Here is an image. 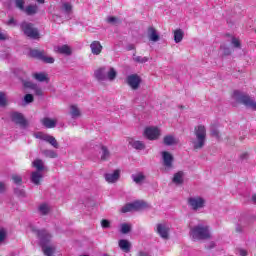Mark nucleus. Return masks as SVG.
Wrapping results in <instances>:
<instances>
[{"label":"nucleus","mask_w":256,"mask_h":256,"mask_svg":"<svg viewBox=\"0 0 256 256\" xmlns=\"http://www.w3.org/2000/svg\"><path fill=\"white\" fill-rule=\"evenodd\" d=\"M157 233L162 239H169V226L167 224H157Z\"/></svg>","instance_id":"dca6fc26"},{"label":"nucleus","mask_w":256,"mask_h":256,"mask_svg":"<svg viewBox=\"0 0 256 256\" xmlns=\"http://www.w3.org/2000/svg\"><path fill=\"white\" fill-rule=\"evenodd\" d=\"M162 155V161L163 165L166 169H173V161H175V158L173 157V154L163 151L161 152Z\"/></svg>","instance_id":"ddd939ff"},{"label":"nucleus","mask_w":256,"mask_h":256,"mask_svg":"<svg viewBox=\"0 0 256 256\" xmlns=\"http://www.w3.org/2000/svg\"><path fill=\"white\" fill-rule=\"evenodd\" d=\"M7 238V231L4 228H0V243H3Z\"/></svg>","instance_id":"a18cd8bd"},{"label":"nucleus","mask_w":256,"mask_h":256,"mask_svg":"<svg viewBox=\"0 0 256 256\" xmlns=\"http://www.w3.org/2000/svg\"><path fill=\"white\" fill-rule=\"evenodd\" d=\"M119 177H121V171L115 170L113 173L104 174V179L107 183H117L119 181Z\"/></svg>","instance_id":"2eb2a0df"},{"label":"nucleus","mask_w":256,"mask_h":256,"mask_svg":"<svg viewBox=\"0 0 256 256\" xmlns=\"http://www.w3.org/2000/svg\"><path fill=\"white\" fill-rule=\"evenodd\" d=\"M133 49H135V45L130 44L127 46V51H133Z\"/></svg>","instance_id":"6e6d98bb"},{"label":"nucleus","mask_w":256,"mask_h":256,"mask_svg":"<svg viewBox=\"0 0 256 256\" xmlns=\"http://www.w3.org/2000/svg\"><path fill=\"white\" fill-rule=\"evenodd\" d=\"M41 179H43V173L32 172L31 181H32V183H34V185H39V183L41 182Z\"/></svg>","instance_id":"a878e982"},{"label":"nucleus","mask_w":256,"mask_h":256,"mask_svg":"<svg viewBox=\"0 0 256 256\" xmlns=\"http://www.w3.org/2000/svg\"><path fill=\"white\" fill-rule=\"evenodd\" d=\"M21 29L24 35H26V37H29V39H39V30L33 27L32 23L23 22L21 24Z\"/></svg>","instance_id":"423d86ee"},{"label":"nucleus","mask_w":256,"mask_h":256,"mask_svg":"<svg viewBox=\"0 0 256 256\" xmlns=\"http://www.w3.org/2000/svg\"><path fill=\"white\" fill-rule=\"evenodd\" d=\"M34 91H35V94L38 95V97H41V95H43V90H41V88L37 86L34 87Z\"/></svg>","instance_id":"8fccbe9b"},{"label":"nucleus","mask_w":256,"mask_h":256,"mask_svg":"<svg viewBox=\"0 0 256 256\" xmlns=\"http://www.w3.org/2000/svg\"><path fill=\"white\" fill-rule=\"evenodd\" d=\"M116 77H117V71H115V68H110V70L106 74V79H109V81H115Z\"/></svg>","instance_id":"72a5a7b5"},{"label":"nucleus","mask_w":256,"mask_h":256,"mask_svg":"<svg viewBox=\"0 0 256 256\" xmlns=\"http://www.w3.org/2000/svg\"><path fill=\"white\" fill-rule=\"evenodd\" d=\"M39 11V6L37 4H30L24 8V13L26 15H36V13Z\"/></svg>","instance_id":"6ab92c4d"},{"label":"nucleus","mask_w":256,"mask_h":256,"mask_svg":"<svg viewBox=\"0 0 256 256\" xmlns=\"http://www.w3.org/2000/svg\"><path fill=\"white\" fill-rule=\"evenodd\" d=\"M220 49H224V55H231V50L229 48L221 46Z\"/></svg>","instance_id":"3c124183"},{"label":"nucleus","mask_w":256,"mask_h":256,"mask_svg":"<svg viewBox=\"0 0 256 256\" xmlns=\"http://www.w3.org/2000/svg\"><path fill=\"white\" fill-rule=\"evenodd\" d=\"M70 115L72 119H77L81 117V110H79V107H77V105L70 106Z\"/></svg>","instance_id":"b1692460"},{"label":"nucleus","mask_w":256,"mask_h":256,"mask_svg":"<svg viewBox=\"0 0 256 256\" xmlns=\"http://www.w3.org/2000/svg\"><path fill=\"white\" fill-rule=\"evenodd\" d=\"M7 25H15V19L14 18H10L7 22Z\"/></svg>","instance_id":"5fc2aeb1"},{"label":"nucleus","mask_w":256,"mask_h":256,"mask_svg":"<svg viewBox=\"0 0 256 256\" xmlns=\"http://www.w3.org/2000/svg\"><path fill=\"white\" fill-rule=\"evenodd\" d=\"M247 157H249V154H247V153H243L240 156L241 159H247Z\"/></svg>","instance_id":"4d7b16f0"},{"label":"nucleus","mask_w":256,"mask_h":256,"mask_svg":"<svg viewBox=\"0 0 256 256\" xmlns=\"http://www.w3.org/2000/svg\"><path fill=\"white\" fill-rule=\"evenodd\" d=\"M144 136L150 141H156L161 136V130L155 126L147 127L144 131Z\"/></svg>","instance_id":"1a4fd4ad"},{"label":"nucleus","mask_w":256,"mask_h":256,"mask_svg":"<svg viewBox=\"0 0 256 256\" xmlns=\"http://www.w3.org/2000/svg\"><path fill=\"white\" fill-rule=\"evenodd\" d=\"M15 5L20 11H25V0H15Z\"/></svg>","instance_id":"e433bc0d"},{"label":"nucleus","mask_w":256,"mask_h":256,"mask_svg":"<svg viewBox=\"0 0 256 256\" xmlns=\"http://www.w3.org/2000/svg\"><path fill=\"white\" fill-rule=\"evenodd\" d=\"M190 236L194 241H203L205 239L211 238V233L209 232V226L199 223L198 225L190 228Z\"/></svg>","instance_id":"f03ea898"},{"label":"nucleus","mask_w":256,"mask_h":256,"mask_svg":"<svg viewBox=\"0 0 256 256\" xmlns=\"http://www.w3.org/2000/svg\"><path fill=\"white\" fill-rule=\"evenodd\" d=\"M127 84L131 89H139V85H141V77L137 74H131L126 78Z\"/></svg>","instance_id":"9b49d317"},{"label":"nucleus","mask_w":256,"mask_h":256,"mask_svg":"<svg viewBox=\"0 0 256 256\" xmlns=\"http://www.w3.org/2000/svg\"><path fill=\"white\" fill-rule=\"evenodd\" d=\"M30 56L34 59H39V61H43V63H55V58L47 56L45 50L32 49L30 50Z\"/></svg>","instance_id":"0eeeda50"},{"label":"nucleus","mask_w":256,"mask_h":256,"mask_svg":"<svg viewBox=\"0 0 256 256\" xmlns=\"http://www.w3.org/2000/svg\"><path fill=\"white\" fill-rule=\"evenodd\" d=\"M37 3H45V0H36Z\"/></svg>","instance_id":"680f3d73"},{"label":"nucleus","mask_w":256,"mask_h":256,"mask_svg":"<svg viewBox=\"0 0 256 256\" xmlns=\"http://www.w3.org/2000/svg\"><path fill=\"white\" fill-rule=\"evenodd\" d=\"M56 51L61 55H71V48L68 45L58 46Z\"/></svg>","instance_id":"cd10ccee"},{"label":"nucleus","mask_w":256,"mask_h":256,"mask_svg":"<svg viewBox=\"0 0 256 256\" xmlns=\"http://www.w3.org/2000/svg\"><path fill=\"white\" fill-rule=\"evenodd\" d=\"M12 181H14L16 185H21V183H23V178L20 175L14 174L12 175Z\"/></svg>","instance_id":"ea45409f"},{"label":"nucleus","mask_w":256,"mask_h":256,"mask_svg":"<svg viewBox=\"0 0 256 256\" xmlns=\"http://www.w3.org/2000/svg\"><path fill=\"white\" fill-rule=\"evenodd\" d=\"M31 229H32V232L35 233V235H37L38 239L40 240V245L42 247V251L44 255L46 256L53 255L55 249L51 246H47V244L51 239V234H49V232H47L46 230H39V229H36L35 227H31Z\"/></svg>","instance_id":"f257e3e1"},{"label":"nucleus","mask_w":256,"mask_h":256,"mask_svg":"<svg viewBox=\"0 0 256 256\" xmlns=\"http://www.w3.org/2000/svg\"><path fill=\"white\" fill-rule=\"evenodd\" d=\"M43 154L46 157H50V159H55L57 157V152L53 151V150H44Z\"/></svg>","instance_id":"58836bf2"},{"label":"nucleus","mask_w":256,"mask_h":256,"mask_svg":"<svg viewBox=\"0 0 256 256\" xmlns=\"http://www.w3.org/2000/svg\"><path fill=\"white\" fill-rule=\"evenodd\" d=\"M34 79L36 81H39L40 83H43L45 81H49V78L47 77V74L41 72V73H34L33 74Z\"/></svg>","instance_id":"7c9ffc66"},{"label":"nucleus","mask_w":256,"mask_h":256,"mask_svg":"<svg viewBox=\"0 0 256 256\" xmlns=\"http://www.w3.org/2000/svg\"><path fill=\"white\" fill-rule=\"evenodd\" d=\"M130 145L133 149H137L138 151H143V149H145V144L139 140H131Z\"/></svg>","instance_id":"bb28decb"},{"label":"nucleus","mask_w":256,"mask_h":256,"mask_svg":"<svg viewBox=\"0 0 256 256\" xmlns=\"http://www.w3.org/2000/svg\"><path fill=\"white\" fill-rule=\"evenodd\" d=\"M241 255H242V256H247V252H245V251L242 250V251H241Z\"/></svg>","instance_id":"052dcab7"},{"label":"nucleus","mask_w":256,"mask_h":256,"mask_svg":"<svg viewBox=\"0 0 256 256\" xmlns=\"http://www.w3.org/2000/svg\"><path fill=\"white\" fill-rule=\"evenodd\" d=\"M42 125L46 127V129H53L54 127L57 126V122L51 118H44L42 119Z\"/></svg>","instance_id":"412c9836"},{"label":"nucleus","mask_w":256,"mask_h":256,"mask_svg":"<svg viewBox=\"0 0 256 256\" xmlns=\"http://www.w3.org/2000/svg\"><path fill=\"white\" fill-rule=\"evenodd\" d=\"M56 13L53 14V19H61L64 17L67 21L73 19V5L71 2H62L59 7H56Z\"/></svg>","instance_id":"20e7f679"},{"label":"nucleus","mask_w":256,"mask_h":256,"mask_svg":"<svg viewBox=\"0 0 256 256\" xmlns=\"http://www.w3.org/2000/svg\"><path fill=\"white\" fill-rule=\"evenodd\" d=\"M101 226L103 227V229H109V227H111V222H109V220H102L101 221Z\"/></svg>","instance_id":"49530a36"},{"label":"nucleus","mask_w":256,"mask_h":256,"mask_svg":"<svg viewBox=\"0 0 256 256\" xmlns=\"http://www.w3.org/2000/svg\"><path fill=\"white\" fill-rule=\"evenodd\" d=\"M196 139L192 142L194 149H203L207 141V128L203 125H198L194 129Z\"/></svg>","instance_id":"7ed1b4c3"},{"label":"nucleus","mask_w":256,"mask_h":256,"mask_svg":"<svg viewBox=\"0 0 256 256\" xmlns=\"http://www.w3.org/2000/svg\"><path fill=\"white\" fill-rule=\"evenodd\" d=\"M7 39V36L0 31V41H5Z\"/></svg>","instance_id":"603ef678"},{"label":"nucleus","mask_w":256,"mask_h":256,"mask_svg":"<svg viewBox=\"0 0 256 256\" xmlns=\"http://www.w3.org/2000/svg\"><path fill=\"white\" fill-rule=\"evenodd\" d=\"M94 77L98 81H105L107 79V72L105 71V67L99 68L94 72Z\"/></svg>","instance_id":"a211bd4d"},{"label":"nucleus","mask_w":256,"mask_h":256,"mask_svg":"<svg viewBox=\"0 0 256 256\" xmlns=\"http://www.w3.org/2000/svg\"><path fill=\"white\" fill-rule=\"evenodd\" d=\"M5 191V183L0 182V193H3Z\"/></svg>","instance_id":"864d4df0"},{"label":"nucleus","mask_w":256,"mask_h":256,"mask_svg":"<svg viewBox=\"0 0 256 256\" xmlns=\"http://www.w3.org/2000/svg\"><path fill=\"white\" fill-rule=\"evenodd\" d=\"M119 247L122 249V251H124V253H129V251H131V243L128 240H120Z\"/></svg>","instance_id":"5701e85b"},{"label":"nucleus","mask_w":256,"mask_h":256,"mask_svg":"<svg viewBox=\"0 0 256 256\" xmlns=\"http://www.w3.org/2000/svg\"><path fill=\"white\" fill-rule=\"evenodd\" d=\"M101 151H102L101 160L107 161V159H109V157H111V153L109 152V149H107L106 146H102Z\"/></svg>","instance_id":"2f4dec72"},{"label":"nucleus","mask_w":256,"mask_h":256,"mask_svg":"<svg viewBox=\"0 0 256 256\" xmlns=\"http://www.w3.org/2000/svg\"><path fill=\"white\" fill-rule=\"evenodd\" d=\"M121 233H123L124 235H127V233L131 232V225L127 224V223H123L121 224Z\"/></svg>","instance_id":"c9c22d12"},{"label":"nucleus","mask_w":256,"mask_h":256,"mask_svg":"<svg viewBox=\"0 0 256 256\" xmlns=\"http://www.w3.org/2000/svg\"><path fill=\"white\" fill-rule=\"evenodd\" d=\"M49 211H50L49 205L41 204L39 206V212L41 213V215H47V213H49Z\"/></svg>","instance_id":"f704fd0d"},{"label":"nucleus","mask_w":256,"mask_h":256,"mask_svg":"<svg viewBox=\"0 0 256 256\" xmlns=\"http://www.w3.org/2000/svg\"><path fill=\"white\" fill-rule=\"evenodd\" d=\"M184 33L183 30L181 29H177L174 31V41L175 43H181L183 41V37H184Z\"/></svg>","instance_id":"c756f323"},{"label":"nucleus","mask_w":256,"mask_h":256,"mask_svg":"<svg viewBox=\"0 0 256 256\" xmlns=\"http://www.w3.org/2000/svg\"><path fill=\"white\" fill-rule=\"evenodd\" d=\"M107 23H110L111 25H117L118 23H121L119 19L115 16H109L107 18Z\"/></svg>","instance_id":"a19ab883"},{"label":"nucleus","mask_w":256,"mask_h":256,"mask_svg":"<svg viewBox=\"0 0 256 256\" xmlns=\"http://www.w3.org/2000/svg\"><path fill=\"white\" fill-rule=\"evenodd\" d=\"M133 60L135 61V63H147V61H149V57L135 56Z\"/></svg>","instance_id":"4c0bfd02"},{"label":"nucleus","mask_w":256,"mask_h":256,"mask_svg":"<svg viewBox=\"0 0 256 256\" xmlns=\"http://www.w3.org/2000/svg\"><path fill=\"white\" fill-rule=\"evenodd\" d=\"M231 43L236 49H241V41H239V39H237L236 37L232 38Z\"/></svg>","instance_id":"37998d69"},{"label":"nucleus","mask_w":256,"mask_h":256,"mask_svg":"<svg viewBox=\"0 0 256 256\" xmlns=\"http://www.w3.org/2000/svg\"><path fill=\"white\" fill-rule=\"evenodd\" d=\"M32 165H33V167H35L36 172H38V173L45 171V164H43V160H41V159L34 160Z\"/></svg>","instance_id":"393cba45"},{"label":"nucleus","mask_w":256,"mask_h":256,"mask_svg":"<svg viewBox=\"0 0 256 256\" xmlns=\"http://www.w3.org/2000/svg\"><path fill=\"white\" fill-rule=\"evenodd\" d=\"M172 181L176 185H181V183H183V172H178V173L174 174Z\"/></svg>","instance_id":"473e14b6"},{"label":"nucleus","mask_w":256,"mask_h":256,"mask_svg":"<svg viewBox=\"0 0 256 256\" xmlns=\"http://www.w3.org/2000/svg\"><path fill=\"white\" fill-rule=\"evenodd\" d=\"M210 133L212 137H215L216 139H219V130L215 126H211Z\"/></svg>","instance_id":"79ce46f5"},{"label":"nucleus","mask_w":256,"mask_h":256,"mask_svg":"<svg viewBox=\"0 0 256 256\" xmlns=\"http://www.w3.org/2000/svg\"><path fill=\"white\" fill-rule=\"evenodd\" d=\"M163 143L164 145H167L168 147H170L171 145L177 144V140L173 135H167L164 137Z\"/></svg>","instance_id":"c85d7f7f"},{"label":"nucleus","mask_w":256,"mask_h":256,"mask_svg":"<svg viewBox=\"0 0 256 256\" xmlns=\"http://www.w3.org/2000/svg\"><path fill=\"white\" fill-rule=\"evenodd\" d=\"M38 139H42V141H46L47 143H50L54 149H59V143L57 142V139L55 137L49 135V134H38L36 135Z\"/></svg>","instance_id":"4468645a"},{"label":"nucleus","mask_w":256,"mask_h":256,"mask_svg":"<svg viewBox=\"0 0 256 256\" xmlns=\"http://www.w3.org/2000/svg\"><path fill=\"white\" fill-rule=\"evenodd\" d=\"M132 181L136 183V185H141L145 181V174L143 172H140L138 174H132L131 175Z\"/></svg>","instance_id":"4be33fe9"},{"label":"nucleus","mask_w":256,"mask_h":256,"mask_svg":"<svg viewBox=\"0 0 256 256\" xmlns=\"http://www.w3.org/2000/svg\"><path fill=\"white\" fill-rule=\"evenodd\" d=\"M90 49L93 55H101V51H103V46L101 45V42L93 41L90 44Z\"/></svg>","instance_id":"f3484780"},{"label":"nucleus","mask_w":256,"mask_h":256,"mask_svg":"<svg viewBox=\"0 0 256 256\" xmlns=\"http://www.w3.org/2000/svg\"><path fill=\"white\" fill-rule=\"evenodd\" d=\"M148 37L150 41L157 43L159 41V34H157V30L153 27L148 28Z\"/></svg>","instance_id":"aec40b11"},{"label":"nucleus","mask_w":256,"mask_h":256,"mask_svg":"<svg viewBox=\"0 0 256 256\" xmlns=\"http://www.w3.org/2000/svg\"><path fill=\"white\" fill-rule=\"evenodd\" d=\"M11 120L16 123V125H20V127H27V120L25 116L19 112H12L10 114Z\"/></svg>","instance_id":"f8f14e48"},{"label":"nucleus","mask_w":256,"mask_h":256,"mask_svg":"<svg viewBox=\"0 0 256 256\" xmlns=\"http://www.w3.org/2000/svg\"><path fill=\"white\" fill-rule=\"evenodd\" d=\"M146 206H147V204L143 201H136V202H133V203H129V204H126L122 208V213H129V211H134V210H137V209H143Z\"/></svg>","instance_id":"9d476101"},{"label":"nucleus","mask_w":256,"mask_h":256,"mask_svg":"<svg viewBox=\"0 0 256 256\" xmlns=\"http://www.w3.org/2000/svg\"><path fill=\"white\" fill-rule=\"evenodd\" d=\"M33 100H34V98H33V96L31 94H26L24 96L25 103H33Z\"/></svg>","instance_id":"09e8293b"},{"label":"nucleus","mask_w":256,"mask_h":256,"mask_svg":"<svg viewBox=\"0 0 256 256\" xmlns=\"http://www.w3.org/2000/svg\"><path fill=\"white\" fill-rule=\"evenodd\" d=\"M14 193H15V195H18V197H25V191L24 190L15 188Z\"/></svg>","instance_id":"de8ad7c7"},{"label":"nucleus","mask_w":256,"mask_h":256,"mask_svg":"<svg viewBox=\"0 0 256 256\" xmlns=\"http://www.w3.org/2000/svg\"><path fill=\"white\" fill-rule=\"evenodd\" d=\"M188 205L192 211H199V209H203V207H205V199L200 196L190 197L188 198Z\"/></svg>","instance_id":"6e6552de"},{"label":"nucleus","mask_w":256,"mask_h":256,"mask_svg":"<svg viewBox=\"0 0 256 256\" xmlns=\"http://www.w3.org/2000/svg\"><path fill=\"white\" fill-rule=\"evenodd\" d=\"M215 247V242H211L209 249H213Z\"/></svg>","instance_id":"bf43d9fd"},{"label":"nucleus","mask_w":256,"mask_h":256,"mask_svg":"<svg viewBox=\"0 0 256 256\" xmlns=\"http://www.w3.org/2000/svg\"><path fill=\"white\" fill-rule=\"evenodd\" d=\"M7 105V99L5 98V93L0 92V107H5Z\"/></svg>","instance_id":"c03bdc74"},{"label":"nucleus","mask_w":256,"mask_h":256,"mask_svg":"<svg viewBox=\"0 0 256 256\" xmlns=\"http://www.w3.org/2000/svg\"><path fill=\"white\" fill-rule=\"evenodd\" d=\"M236 231L241 232V230L239 229V227L236 228Z\"/></svg>","instance_id":"e2e57ef3"},{"label":"nucleus","mask_w":256,"mask_h":256,"mask_svg":"<svg viewBox=\"0 0 256 256\" xmlns=\"http://www.w3.org/2000/svg\"><path fill=\"white\" fill-rule=\"evenodd\" d=\"M252 201L256 204V194L252 196Z\"/></svg>","instance_id":"13d9d810"},{"label":"nucleus","mask_w":256,"mask_h":256,"mask_svg":"<svg viewBox=\"0 0 256 256\" xmlns=\"http://www.w3.org/2000/svg\"><path fill=\"white\" fill-rule=\"evenodd\" d=\"M233 99L238 101V103H242V105H245V107H247L248 109H252V111H256L255 99L251 98L249 95L239 90H235L233 93Z\"/></svg>","instance_id":"39448f33"}]
</instances>
